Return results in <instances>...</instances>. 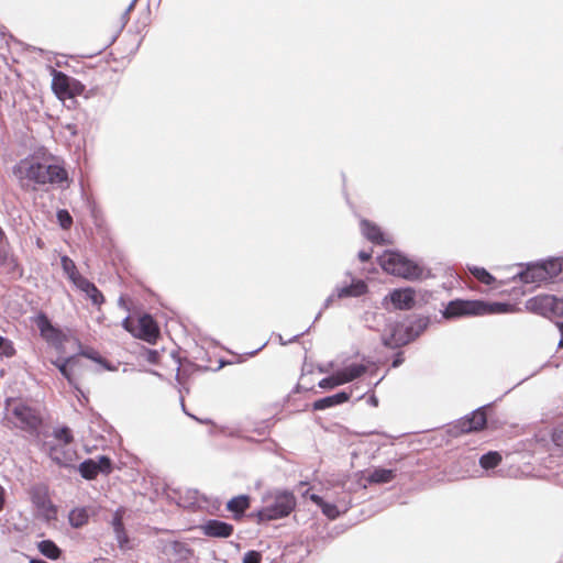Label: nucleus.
<instances>
[{
  "label": "nucleus",
  "mask_w": 563,
  "mask_h": 563,
  "mask_svg": "<svg viewBox=\"0 0 563 563\" xmlns=\"http://www.w3.org/2000/svg\"><path fill=\"white\" fill-rule=\"evenodd\" d=\"M13 175L19 179L22 188H29L30 184L62 185L68 184V172L59 164H46L36 161H21L13 167Z\"/></svg>",
  "instance_id": "1"
},
{
  "label": "nucleus",
  "mask_w": 563,
  "mask_h": 563,
  "mask_svg": "<svg viewBox=\"0 0 563 563\" xmlns=\"http://www.w3.org/2000/svg\"><path fill=\"white\" fill-rule=\"evenodd\" d=\"M509 278L519 279L522 284L540 285L558 277L563 271L562 258H550L543 262L518 264Z\"/></svg>",
  "instance_id": "2"
},
{
  "label": "nucleus",
  "mask_w": 563,
  "mask_h": 563,
  "mask_svg": "<svg viewBox=\"0 0 563 563\" xmlns=\"http://www.w3.org/2000/svg\"><path fill=\"white\" fill-rule=\"evenodd\" d=\"M378 260L382 268L391 275L406 279H419L422 276V267L398 251H385Z\"/></svg>",
  "instance_id": "3"
},
{
  "label": "nucleus",
  "mask_w": 563,
  "mask_h": 563,
  "mask_svg": "<svg viewBox=\"0 0 563 563\" xmlns=\"http://www.w3.org/2000/svg\"><path fill=\"white\" fill-rule=\"evenodd\" d=\"M296 507V497L289 490L277 492L271 504L261 509L251 512V518L255 517L257 523L277 520L287 517Z\"/></svg>",
  "instance_id": "4"
},
{
  "label": "nucleus",
  "mask_w": 563,
  "mask_h": 563,
  "mask_svg": "<svg viewBox=\"0 0 563 563\" xmlns=\"http://www.w3.org/2000/svg\"><path fill=\"white\" fill-rule=\"evenodd\" d=\"M493 313V302L474 299H454L448 302L442 314L445 319L475 317Z\"/></svg>",
  "instance_id": "5"
},
{
  "label": "nucleus",
  "mask_w": 563,
  "mask_h": 563,
  "mask_svg": "<svg viewBox=\"0 0 563 563\" xmlns=\"http://www.w3.org/2000/svg\"><path fill=\"white\" fill-rule=\"evenodd\" d=\"M493 407V402L482 406L473 410L470 415H466L457 419L454 423L449 424L448 433L451 437H460L464 433H471L482 430L487 424L486 410Z\"/></svg>",
  "instance_id": "6"
},
{
  "label": "nucleus",
  "mask_w": 563,
  "mask_h": 563,
  "mask_svg": "<svg viewBox=\"0 0 563 563\" xmlns=\"http://www.w3.org/2000/svg\"><path fill=\"white\" fill-rule=\"evenodd\" d=\"M12 416L15 418V426L31 434H37L43 423V418L38 410L23 402L16 404L12 408Z\"/></svg>",
  "instance_id": "7"
},
{
  "label": "nucleus",
  "mask_w": 563,
  "mask_h": 563,
  "mask_svg": "<svg viewBox=\"0 0 563 563\" xmlns=\"http://www.w3.org/2000/svg\"><path fill=\"white\" fill-rule=\"evenodd\" d=\"M33 323L37 327L40 331V335L45 340L48 344L58 346L64 341L63 331L53 324L48 316L40 311L32 318Z\"/></svg>",
  "instance_id": "8"
},
{
  "label": "nucleus",
  "mask_w": 563,
  "mask_h": 563,
  "mask_svg": "<svg viewBox=\"0 0 563 563\" xmlns=\"http://www.w3.org/2000/svg\"><path fill=\"white\" fill-rule=\"evenodd\" d=\"M47 454L49 459L59 467L71 468L75 466V462L78 460L77 451L71 444H58L47 442Z\"/></svg>",
  "instance_id": "9"
},
{
  "label": "nucleus",
  "mask_w": 563,
  "mask_h": 563,
  "mask_svg": "<svg viewBox=\"0 0 563 563\" xmlns=\"http://www.w3.org/2000/svg\"><path fill=\"white\" fill-rule=\"evenodd\" d=\"M411 342L406 327L401 322L390 324L386 332L382 335V343L384 346L395 350L407 345Z\"/></svg>",
  "instance_id": "10"
},
{
  "label": "nucleus",
  "mask_w": 563,
  "mask_h": 563,
  "mask_svg": "<svg viewBox=\"0 0 563 563\" xmlns=\"http://www.w3.org/2000/svg\"><path fill=\"white\" fill-rule=\"evenodd\" d=\"M133 336L150 344H155L159 336V329L155 319L148 313L141 316L137 320Z\"/></svg>",
  "instance_id": "11"
},
{
  "label": "nucleus",
  "mask_w": 563,
  "mask_h": 563,
  "mask_svg": "<svg viewBox=\"0 0 563 563\" xmlns=\"http://www.w3.org/2000/svg\"><path fill=\"white\" fill-rule=\"evenodd\" d=\"M124 514L125 509L123 507L117 508L110 521L118 547L123 552L132 549L131 540L123 522Z\"/></svg>",
  "instance_id": "12"
},
{
  "label": "nucleus",
  "mask_w": 563,
  "mask_h": 563,
  "mask_svg": "<svg viewBox=\"0 0 563 563\" xmlns=\"http://www.w3.org/2000/svg\"><path fill=\"white\" fill-rule=\"evenodd\" d=\"M389 300L397 310H409L416 303V291L411 287L396 288L384 298V303Z\"/></svg>",
  "instance_id": "13"
},
{
  "label": "nucleus",
  "mask_w": 563,
  "mask_h": 563,
  "mask_svg": "<svg viewBox=\"0 0 563 563\" xmlns=\"http://www.w3.org/2000/svg\"><path fill=\"white\" fill-rule=\"evenodd\" d=\"M200 529L206 537L220 539L231 537L234 531L231 523L218 519L207 520L200 526Z\"/></svg>",
  "instance_id": "14"
},
{
  "label": "nucleus",
  "mask_w": 563,
  "mask_h": 563,
  "mask_svg": "<svg viewBox=\"0 0 563 563\" xmlns=\"http://www.w3.org/2000/svg\"><path fill=\"white\" fill-rule=\"evenodd\" d=\"M555 297L543 295L537 296L528 300L527 308L542 316L554 314Z\"/></svg>",
  "instance_id": "15"
},
{
  "label": "nucleus",
  "mask_w": 563,
  "mask_h": 563,
  "mask_svg": "<svg viewBox=\"0 0 563 563\" xmlns=\"http://www.w3.org/2000/svg\"><path fill=\"white\" fill-rule=\"evenodd\" d=\"M338 299L356 298L365 295L368 291V286L363 279L353 278L351 284L336 286Z\"/></svg>",
  "instance_id": "16"
},
{
  "label": "nucleus",
  "mask_w": 563,
  "mask_h": 563,
  "mask_svg": "<svg viewBox=\"0 0 563 563\" xmlns=\"http://www.w3.org/2000/svg\"><path fill=\"white\" fill-rule=\"evenodd\" d=\"M251 507V496L241 494L228 500L225 509L232 514L234 520H241Z\"/></svg>",
  "instance_id": "17"
},
{
  "label": "nucleus",
  "mask_w": 563,
  "mask_h": 563,
  "mask_svg": "<svg viewBox=\"0 0 563 563\" xmlns=\"http://www.w3.org/2000/svg\"><path fill=\"white\" fill-rule=\"evenodd\" d=\"M350 397H351L350 393H347L345 390H341L336 394L317 399L312 404V409L316 411L325 410L328 408H332V407H335V406H339V405H342V404L349 401Z\"/></svg>",
  "instance_id": "18"
},
{
  "label": "nucleus",
  "mask_w": 563,
  "mask_h": 563,
  "mask_svg": "<svg viewBox=\"0 0 563 563\" xmlns=\"http://www.w3.org/2000/svg\"><path fill=\"white\" fill-rule=\"evenodd\" d=\"M430 325V318L428 316L415 314L408 319V324H405L407 333L412 341L419 338Z\"/></svg>",
  "instance_id": "19"
},
{
  "label": "nucleus",
  "mask_w": 563,
  "mask_h": 563,
  "mask_svg": "<svg viewBox=\"0 0 563 563\" xmlns=\"http://www.w3.org/2000/svg\"><path fill=\"white\" fill-rule=\"evenodd\" d=\"M79 283L76 285V287L85 292L86 297L91 301L95 306H101L104 302V296L103 294L97 288V286L84 277L82 279H78Z\"/></svg>",
  "instance_id": "20"
},
{
  "label": "nucleus",
  "mask_w": 563,
  "mask_h": 563,
  "mask_svg": "<svg viewBox=\"0 0 563 563\" xmlns=\"http://www.w3.org/2000/svg\"><path fill=\"white\" fill-rule=\"evenodd\" d=\"M361 229L363 235L372 243L378 245H385L389 243V241L385 239L380 228L375 223L364 219L361 221Z\"/></svg>",
  "instance_id": "21"
},
{
  "label": "nucleus",
  "mask_w": 563,
  "mask_h": 563,
  "mask_svg": "<svg viewBox=\"0 0 563 563\" xmlns=\"http://www.w3.org/2000/svg\"><path fill=\"white\" fill-rule=\"evenodd\" d=\"M396 470L375 467L367 476L369 484H386L395 479Z\"/></svg>",
  "instance_id": "22"
},
{
  "label": "nucleus",
  "mask_w": 563,
  "mask_h": 563,
  "mask_svg": "<svg viewBox=\"0 0 563 563\" xmlns=\"http://www.w3.org/2000/svg\"><path fill=\"white\" fill-rule=\"evenodd\" d=\"M366 366L363 364L352 363L344 368L338 371V374L343 384L353 382L354 379L361 377L366 372Z\"/></svg>",
  "instance_id": "23"
},
{
  "label": "nucleus",
  "mask_w": 563,
  "mask_h": 563,
  "mask_svg": "<svg viewBox=\"0 0 563 563\" xmlns=\"http://www.w3.org/2000/svg\"><path fill=\"white\" fill-rule=\"evenodd\" d=\"M310 499L313 504L320 507L322 514L330 520H334L340 516L341 511L335 504L325 501L321 496L317 494H312Z\"/></svg>",
  "instance_id": "24"
},
{
  "label": "nucleus",
  "mask_w": 563,
  "mask_h": 563,
  "mask_svg": "<svg viewBox=\"0 0 563 563\" xmlns=\"http://www.w3.org/2000/svg\"><path fill=\"white\" fill-rule=\"evenodd\" d=\"M37 550L42 555L53 561L58 560L63 553L62 549L51 539L40 541Z\"/></svg>",
  "instance_id": "25"
},
{
  "label": "nucleus",
  "mask_w": 563,
  "mask_h": 563,
  "mask_svg": "<svg viewBox=\"0 0 563 563\" xmlns=\"http://www.w3.org/2000/svg\"><path fill=\"white\" fill-rule=\"evenodd\" d=\"M60 266L63 272L67 275L68 279L76 286L84 276L77 271L75 262L67 255L60 257Z\"/></svg>",
  "instance_id": "26"
},
{
  "label": "nucleus",
  "mask_w": 563,
  "mask_h": 563,
  "mask_svg": "<svg viewBox=\"0 0 563 563\" xmlns=\"http://www.w3.org/2000/svg\"><path fill=\"white\" fill-rule=\"evenodd\" d=\"M79 363L78 355H71L66 358H58L53 364L59 369L60 374L71 384L70 367L76 366Z\"/></svg>",
  "instance_id": "27"
},
{
  "label": "nucleus",
  "mask_w": 563,
  "mask_h": 563,
  "mask_svg": "<svg viewBox=\"0 0 563 563\" xmlns=\"http://www.w3.org/2000/svg\"><path fill=\"white\" fill-rule=\"evenodd\" d=\"M66 78H70V76L64 74L63 71L53 70L52 88L58 98L64 97L66 93Z\"/></svg>",
  "instance_id": "28"
},
{
  "label": "nucleus",
  "mask_w": 563,
  "mask_h": 563,
  "mask_svg": "<svg viewBox=\"0 0 563 563\" xmlns=\"http://www.w3.org/2000/svg\"><path fill=\"white\" fill-rule=\"evenodd\" d=\"M88 520L89 515L86 508H75L68 515V521L73 528H81Z\"/></svg>",
  "instance_id": "29"
},
{
  "label": "nucleus",
  "mask_w": 563,
  "mask_h": 563,
  "mask_svg": "<svg viewBox=\"0 0 563 563\" xmlns=\"http://www.w3.org/2000/svg\"><path fill=\"white\" fill-rule=\"evenodd\" d=\"M78 357L79 356H85L100 365H102V367L107 371H115L117 367L114 365H112L110 362H108L106 358H103L97 351H95L93 349H87V350H81L79 352V354H77Z\"/></svg>",
  "instance_id": "30"
},
{
  "label": "nucleus",
  "mask_w": 563,
  "mask_h": 563,
  "mask_svg": "<svg viewBox=\"0 0 563 563\" xmlns=\"http://www.w3.org/2000/svg\"><path fill=\"white\" fill-rule=\"evenodd\" d=\"M78 472L80 476L87 481L95 479L98 476L96 470V461L87 459L78 465Z\"/></svg>",
  "instance_id": "31"
},
{
  "label": "nucleus",
  "mask_w": 563,
  "mask_h": 563,
  "mask_svg": "<svg viewBox=\"0 0 563 563\" xmlns=\"http://www.w3.org/2000/svg\"><path fill=\"white\" fill-rule=\"evenodd\" d=\"M65 80L67 82L66 84L67 90H66V93L64 97L74 98V97L80 96L85 92L86 86L78 79L70 77V78H66Z\"/></svg>",
  "instance_id": "32"
},
{
  "label": "nucleus",
  "mask_w": 563,
  "mask_h": 563,
  "mask_svg": "<svg viewBox=\"0 0 563 563\" xmlns=\"http://www.w3.org/2000/svg\"><path fill=\"white\" fill-rule=\"evenodd\" d=\"M52 434L58 441V444H71L74 442L73 431L67 426L54 428Z\"/></svg>",
  "instance_id": "33"
},
{
  "label": "nucleus",
  "mask_w": 563,
  "mask_h": 563,
  "mask_svg": "<svg viewBox=\"0 0 563 563\" xmlns=\"http://www.w3.org/2000/svg\"><path fill=\"white\" fill-rule=\"evenodd\" d=\"M468 271L478 282L485 285L493 284V275L484 267L468 266Z\"/></svg>",
  "instance_id": "34"
},
{
  "label": "nucleus",
  "mask_w": 563,
  "mask_h": 563,
  "mask_svg": "<svg viewBox=\"0 0 563 563\" xmlns=\"http://www.w3.org/2000/svg\"><path fill=\"white\" fill-rule=\"evenodd\" d=\"M33 504L45 511H56V507L52 504L51 499L44 494H33L32 496Z\"/></svg>",
  "instance_id": "35"
},
{
  "label": "nucleus",
  "mask_w": 563,
  "mask_h": 563,
  "mask_svg": "<svg viewBox=\"0 0 563 563\" xmlns=\"http://www.w3.org/2000/svg\"><path fill=\"white\" fill-rule=\"evenodd\" d=\"M96 470L98 475L110 474L113 470L112 460L108 455H100L98 457V461H96Z\"/></svg>",
  "instance_id": "36"
},
{
  "label": "nucleus",
  "mask_w": 563,
  "mask_h": 563,
  "mask_svg": "<svg viewBox=\"0 0 563 563\" xmlns=\"http://www.w3.org/2000/svg\"><path fill=\"white\" fill-rule=\"evenodd\" d=\"M343 385L338 372H335L334 374L328 376V377H324L322 378L319 383H318V386L322 389H333L338 386H341Z\"/></svg>",
  "instance_id": "37"
},
{
  "label": "nucleus",
  "mask_w": 563,
  "mask_h": 563,
  "mask_svg": "<svg viewBox=\"0 0 563 563\" xmlns=\"http://www.w3.org/2000/svg\"><path fill=\"white\" fill-rule=\"evenodd\" d=\"M15 354V349L12 341L0 335V357H12Z\"/></svg>",
  "instance_id": "38"
},
{
  "label": "nucleus",
  "mask_w": 563,
  "mask_h": 563,
  "mask_svg": "<svg viewBox=\"0 0 563 563\" xmlns=\"http://www.w3.org/2000/svg\"><path fill=\"white\" fill-rule=\"evenodd\" d=\"M56 218H57L58 224L64 230L69 229L73 224V217L66 209H59L56 212Z\"/></svg>",
  "instance_id": "39"
},
{
  "label": "nucleus",
  "mask_w": 563,
  "mask_h": 563,
  "mask_svg": "<svg viewBox=\"0 0 563 563\" xmlns=\"http://www.w3.org/2000/svg\"><path fill=\"white\" fill-rule=\"evenodd\" d=\"M262 554L258 551L250 550L243 556V563H261Z\"/></svg>",
  "instance_id": "40"
},
{
  "label": "nucleus",
  "mask_w": 563,
  "mask_h": 563,
  "mask_svg": "<svg viewBox=\"0 0 563 563\" xmlns=\"http://www.w3.org/2000/svg\"><path fill=\"white\" fill-rule=\"evenodd\" d=\"M479 465L482 468L489 471L493 468V450L483 454L479 459Z\"/></svg>",
  "instance_id": "41"
},
{
  "label": "nucleus",
  "mask_w": 563,
  "mask_h": 563,
  "mask_svg": "<svg viewBox=\"0 0 563 563\" xmlns=\"http://www.w3.org/2000/svg\"><path fill=\"white\" fill-rule=\"evenodd\" d=\"M144 355H145L146 361L151 364H157L161 358L159 352L157 350H153V349H146Z\"/></svg>",
  "instance_id": "42"
},
{
  "label": "nucleus",
  "mask_w": 563,
  "mask_h": 563,
  "mask_svg": "<svg viewBox=\"0 0 563 563\" xmlns=\"http://www.w3.org/2000/svg\"><path fill=\"white\" fill-rule=\"evenodd\" d=\"M552 441L555 445L563 448V424L554 429L552 433Z\"/></svg>",
  "instance_id": "43"
},
{
  "label": "nucleus",
  "mask_w": 563,
  "mask_h": 563,
  "mask_svg": "<svg viewBox=\"0 0 563 563\" xmlns=\"http://www.w3.org/2000/svg\"><path fill=\"white\" fill-rule=\"evenodd\" d=\"M309 330H310V327H309L307 330H305V331H302V332H300V333H298V334H296V335L291 336V338H290V339H288V340H285V339L283 338V335H282V334H277V338H278V341H279V343H280L282 345H287V344H290V343L297 342V341L299 340V338H301L302 335H305Z\"/></svg>",
  "instance_id": "44"
},
{
  "label": "nucleus",
  "mask_w": 563,
  "mask_h": 563,
  "mask_svg": "<svg viewBox=\"0 0 563 563\" xmlns=\"http://www.w3.org/2000/svg\"><path fill=\"white\" fill-rule=\"evenodd\" d=\"M7 264L16 265V258L13 255H9L7 252H0V266H5Z\"/></svg>",
  "instance_id": "45"
},
{
  "label": "nucleus",
  "mask_w": 563,
  "mask_h": 563,
  "mask_svg": "<svg viewBox=\"0 0 563 563\" xmlns=\"http://www.w3.org/2000/svg\"><path fill=\"white\" fill-rule=\"evenodd\" d=\"M514 311V306L509 303L495 302V313H505Z\"/></svg>",
  "instance_id": "46"
},
{
  "label": "nucleus",
  "mask_w": 563,
  "mask_h": 563,
  "mask_svg": "<svg viewBox=\"0 0 563 563\" xmlns=\"http://www.w3.org/2000/svg\"><path fill=\"white\" fill-rule=\"evenodd\" d=\"M137 0H132L131 3L128 5V8L125 9V11L122 13L121 15V20H122V26H124L128 21H129V14L130 12L134 9V5L136 3Z\"/></svg>",
  "instance_id": "47"
},
{
  "label": "nucleus",
  "mask_w": 563,
  "mask_h": 563,
  "mask_svg": "<svg viewBox=\"0 0 563 563\" xmlns=\"http://www.w3.org/2000/svg\"><path fill=\"white\" fill-rule=\"evenodd\" d=\"M181 408H183V411L189 416L190 418L195 419L196 421L202 423V424H209V423H212V420L209 419V418H206V419H199L197 418L196 416L189 413L187 410H186V407H185V404H184V400L181 399Z\"/></svg>",
  "instance_id": "48"
},
{
  "label": "nucleus",
  "mask_w": 563,
  "mask_h": 563,
  "mask_svg": "<svg viewBox=\"0 0 563 563\" xmlns=\"http://www.w3.org/2000/svg\"><path fill=\"white\" fill-rule=\"evenodd\" d=\"M404 361H405L404 353L401 351L397 352L393 358L391 367H394V368L399 367L404 363Z\"/></svg>",
  "instance_id": "49"
},
{
  "label": "nucleus",
  "mask_w": 563,
  "mask_h": 563,
  "mask_svg": "<svg viewBox=\"0 0 563 563\" xmlns=\"http://www.w3.org/2000/svg\"><path fill=\"white\" fill-rule=\"evenodd\" d=\"M122 327L124 330L129 331L132 334L136 328V327H134V324L129 316L122 320Z\"/></svg>",
  "instance_id": "50"
},
{
  "label": "nucleus",
  "mask_w": 563,
  "mask_h": 563,
  "mask_svg": "<svg viewBox=\"0 0 563 563\" xmlns=\"http://www.w3.org/2000/svg\"><path fill=\"white\" fill-rule=\"evenodd\" d=\"M554 314L563 317V298H555Z\"/></svg>",
  "instance_id": "51"
},
{
  "label": "nucleus",
  "mask_w": 563,
  "mask_h": 563,
  "mask_svg": "<svg viewBox=\"0 0 563 563\" xmlns=\"http://www.w3.org/2000/svg\"><path fill=\"white\" fill-rule=\"evenodd\" d=\"M336 298L338 297H336V288H335L334 291L324 300L322 310L328 309Z\"/></svg>",
  "instance_id": "52"
},
{
  "label": "nucleus",
  "mask_w": 563,
  "mask_h": 563,
  "mask_svg": "<svg viewBox=\"0 0 563 563\" xmlns=\"http://www.w3.org/2000/svg\"><path fill=\"white\" fill-rule=\"evenodd\" d=\"M357 257H358V260H360L361 262L366 263V262H368V261L371 260V257H372V253H371V252H368V251H364V250H362V251H360V252L357 253Z\"/></svg>",
  "instance_id": "53"
},
{
  "label": "nucleus",
  "mask_w": 563,
  "mask_h": 563,
  "mask_svg": "<svg viewBox=\"0 0 563 563\" xmlns=\"http://www.w3.org/2000/svg\"><path fill=\"white\" fill-rule=\"evenodd\" d=\"M65 129L69 132V134H70L71 136H75V135H77V133H78V129H77V125H76V124H67V125L65 126Z\"/></svg>",
  "instance_id": "54"
},
{
  "label": "nucleus",
  "mask_w": 563,
  "mask_h": 563,
  "mask_svg": "<svg viewBox=\"0 0 563 563\" xmlns=\"http://www.w3.org/2000/svg\"><path fill=\"white\" fill-rule=\"evenodd\" d=\"M4 501H5V492H4V488L0 485V511L4 507Z\"/></svg>",
  "instance_id": "55"
},
{
  "label": "nucleus",
  "mask_w": 563,
  "mask_h": 563,
  "mask_svg": "<svg viewBox=\"0 0 563 563\" xmlns=\"http://www.w3.org/2000/svg\"><path fill=\"white\" fill-rule=\"evenodd\" d=\"M5 266H8V267H9V271H10L11 273H19V274H20V269H19V268H20V265H19V263H18V262H16V265H14V264H7Z\"/></svg>",
  "instance_id": "56"
},
{
  "label": "nucleus",
  "mask_w": 563,
  "mask_h": 563,
  "mask_svg": "<svg viewBox=\"0 0 563 563\" xmlns=\"http://www.w3.org/2000/svg\"><path fill=\"white\" fill-rule=\"evenodd\" d=\"M560 331H561V340L559 342V347H563V323L559 324Z\"/></svg>",
  "instance_id": "57"
},
{
  "label": "nucleus",
  "mask_w": 563,
  "mask_h": 563,
  "mask_svg": "<svg viewBox=\"0 0 563 563\" xmlns=\"http://www.w3.org/2000/svg\"><path fill=\"white\" fill-rule=\"evenodd\" d=\"M368 401H369V404H371L372 406H377V405H378V399H377V397H376V396H374V395L369 397Z\"/></svg>",
  "instance_id": "58"
},
{
  "label": "nucleus",
  "mask_w": 563,
  "mask_h": 563,
  "mask_svg": "<svg viewBox=\"0 0 563 563\" xmlns=\"http://www.w3.org/2000/svg\"><path fill=\"white\" fill-rule=\"evenodd\" d=\"M29 563H47V562L42 559H38V558H31L29 560Z\"/></svg>",
  "instance_id": "59"
},
{
  "label": "nucleus",
  "mask_w": 563,
  "mask_h": 563,
  "mask_svg": "<svg viewBox=\"0 0 563 563\" xmlns=\"http://www.w3.org/2000/svg\"><path fill=\"white\" fill-rule=\"evenodd\" d=\"M500 461H501L500 454L495 451V467L499 464Z\"/></svg>",
  "instance_id": "60"
},
{
  "label": "nucleus",
  "mask_w": 563,
  "mask_h": 563,
  "mask_svg": "<svg viewBox=\"0 0 563 563\" xmlns=\"http://www.w3.org/2000/svg\"><path fill=\"white\" fill-rule=\"evenodd\" d=\"M267 343L265 342L262 346H260L258 349L252 351V352H249V355L251 356H254L258 351H261Z\"/></svg>",
  "instance_id": "61"
},
{
  "label": "nucleus",
  "mask_w": 563,
  "mask_h": 563,
  "mask_svg": "<svg viewBox=\"0 0 563 563\" xmlns=\"http://www.w3.org/2000/svg\"><path fill=\"white\" fill-rule=\"evenodd\" d=\"M148 373L157 376L159 379H163V375L161 373H158L157 371H154V369H150Z\"/></svg>",
  "instance_id": "62"
},
{
  "label": "nucleus",
  "mask_w": 563,
  "mask_h": 563,
  "mask_svg": "<svg viewBox=\"0 0 563 563\" xmlns=\"http://www.w3.org/2000/svg\"><path fill=\"white\" fill-rule=\"evenodd\" d=\"M119 305H120V306H122L124 309H129V308L126 307L125 302H124L123 297H120V298H119Z\"/></svg>",
  "instance_id": "63"
},
{
  "label": "nucleus",
  "mask_w": 563,
  "mask_h": 563,
  "mask_svg": "<svg viewBox=\"0 0 563 563\" xmlns=\"http://www.w3.org/2000/svg\"><path fill=\"white\" fill-rule=\"evenodd\" d=\"M322 311H323V310L321 309V310L318 312V314H316V318H314V320H313V323H314V322H317V321L320 319V317H321V314H322Z\"/></svg>",
  "instance_id": "64"
}]
</instances>
